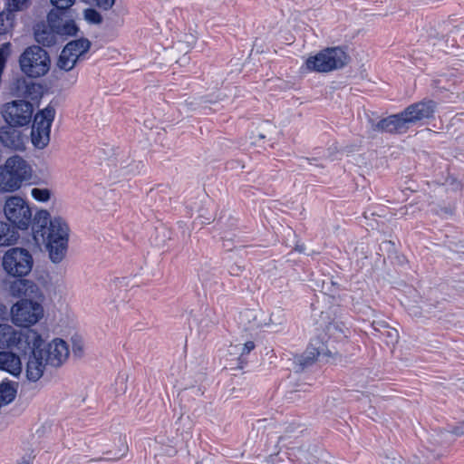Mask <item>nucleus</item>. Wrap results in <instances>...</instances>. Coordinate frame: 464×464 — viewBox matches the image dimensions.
Instances as JSON below:
<instances>
[{
	"label": "nucleus",
	"mask_w": 464,
	"mask_h": 464,
	"mask_svg": "<svg viewBox=\"0 0 464 464\" xmlns=\"http://www.w3.org/2000/svg\"><path fill=\"white\" fill-rule=\"evenodd\" d=\"M73 353H74L75 354H79V355H80V354L82 353V347L77 346V344H76V343H74V344H73Z\"/></svg>",
	"instance_id": "41"
},
{
	"label": "nucleus",
	"mask_w": 464,
	"mask_h": 464,
	"mask_svg": "<svg viewBox=\"0 0 464 464\" xmlns=\"http://www.w3.org/2000/svg\"><path fill=\"white\" fill-rule=\"evenodd\" d=\"M32 234L37 244L45 246L53 264L63 260L68 249L70 228L63 218H51L47 210L38 211L33 220Z\"/></svg>",
	"instance_id": "1"
},
{
	"label": "nucleus",
	"mask_w": 464,
	"mask_h": 464,
	"mask_svg": "<svg viewBox=\"0 0 464 464\" xmlns=\"http://www.w3.org/2000/svg\"><path fill=\"white\" fill-rule=\"evenodd\" d=\"M0 371L18 377L22 372V362L20 357L11 351H0Z\"/></svg>",
	"instance_id": "16"
},
{
	"label": "nucleus",
	"mask_w": 464,
	"mask_h": 464,
	"mask_svg": "<svg viewBox=\"0 0 464 464\" xmlns=\"http://www.w3.org/2000/svg\"><path fill=\"white\" fill-rule=\"evenodd\" d=\"M436 104L433 101H422L408 106L402 115L406 118L408 125L415 124L426 119L433 117Z\"/></svg>",
	"instance_id": "12"
},
{
	"label": "nucleus",
	"mask_w": 464,
	"mask_h": 464,
	"mask_svg": "<svg viewBox=\"0 0 464 464\" xmlns=\"http://www.w3.org/2000/svg\"><path fill=\"white\" fill-rule=\"evenodd\" d=\"M34 265L31 253L25 248L12 247L8 249L2 259V266L5 273L13 277L27 276Z\"/></svg>",
	"instance_id": "5"
},
{
	"label": "nucleus",
	"mask_w": 464,
	"mask_h": 464,
	"mask_svg": "<svg viewBox=\"0 0 464 464\" xmlns=\"http://www.w3.org/2000/svg\"><path fill=\"white\" fill-rule=\"evenodd\" d=\"M91 47V42L86 38H80L69 42L63 50L67 51L69 54H72L77 61L86 53Z\"/></svg>",
	"instance_id": "20"
},
{
	"label": "nucleus",
	"mask_w": 464,
	"mask_h": 464,
	"mask_svg": "<svg viewBox=\"0 0 464 464\" xmlns=\"http://www.w3.org/2000/svg\"><path fill=\"white\" fill-rule=\"evenodd\" d=\"M306 160L308 161L309 164H314L313 161L314 160V159L306 158Z\"/></svg>",
	"instance_id": "42"
},
{
	"label": "nucleus",
	"mask_w": 464,
	"mask_h": 464,
	"mask_svg": "<svg viewBox=\"0 0 464 464\" xmlns=\"http://www.w3.org/2000/svg\"><path fill=\"white\" fill-rule=\"evenodd\" d=\"M241 271V267L237 265H233L229 268V273L232 276H238L239 272Z\"/></svg>",
	"instance_id": "38"
},
{
	"label": "nucleus",
	"mask_w": 464,
	"mask_h": 464,
	"mask_svg": "<svg viewBox=\"0 0 464 464\" xmlns=\"http://www.w3.org/2000/svg\"><path fill=\"white\" fill-rule=\"evenodd\" d=\"M452 431L456 435H463L464 434V422L461 423L460 426L456 427Z\"/></svg>",
	"instance_id": "39"
},
{
	"label": "nucleus",
	"mask_w": 464,
	"mask_h": 464,
	"mask_svg": "<svg viewBox=\"0 0 464 464\" xmlns=\"http://www.w3.org/2000/svg\"><path fill=\"white\" fill-rule=\"evenodd\" d=\"M75 0H51V3L58 10H67L70 8Z\"/></svg>",
	"instance_id": "34"
},
{
	"label": "nucleus",
	"mask_w": 464,
	"mask_h": 464,
	"mask_svg": "<svg viewBox=\"0 0 464 464\" xmlns=\"http://www.w3.org/2000/svg\"><path fill=\"white\" fill-rule=\"evenodd\" d=\"M55 117V110L48 105L44 110L37 112L34 116L32 128L51 131V126Z\"/></svg>",
	"instance_id": "19"
},
{
	"label": "nucleus",
	"mask_w": 464,
	"mask_h": 464,
	"mask_svg": "<svg viewBox=\"0 0 464 464\" xmlns=\"http://www.w3.org/2000/svg\"><path fill=\"white\" fill-rule=\"evenodd\" d=\"M63 10H51L47 14V25L52 26L53 28L58 27L62 23L63 19L61 17Z\"/></svg>",
	"instance_id": "32"
},
{
	"label": "nucleus",
	"mask_w": 464,
	"mask_h": 464,
	"mask_svg": "<svg viewBox=\"0 0 464 464\" xmlns=\"http://www.w3.org/2000/svg\"><path fill=\"white\" fill-rule=\"evenodd\" d=\"M24 88H25V90H24V92H23V93H22V94H23L24 96H25V97H29V96L32 94V92L35 90L36 85H35L34 83H33V82H31V83H25V82H24Z\"/></svg>",
	"instance_id": "37"
},
{
	"label": "nucleus",
	"mask_w": 464,
	"mask_h": 464,
	"mask_svg": "<svg viewBox=\"0 0 464 464\" xmlns=\"http://www.w3.org/2000/svg\"><path fill=\"white\" fill-rule=\"evenodd\" d=\"M372 129L376 131L388 133H405L409 129V125L401 111L379 121Z\"/></svg>",
	"instance_id": "13"
},
{
	"label": "nucleus",
	"mask_w": 464,
	"mask_h": 464,
	"mask_svg": "<svg viewBox=\"0 0 464 464\" xmlns=\"http://www.w3.org/2000/svg\"><path fill=\"white\" fill-rule=\"evenodd\" d=\"M29 4L30 0H7L5 9L14 14L15 12L26 9Z\"/></svg>",
	"instance_id": "29"
},
{
	"label": "nucleus",
	"mask_w": 464,
	"mask_h": 464,
	"mask_svg": "<svg viewBox=\"0 0 464 464\" xmlns=\"http://www.w3.org/2000/svg\"><path fill=\"white\" fill-rule=\"evenodd\" d=\"M33 113V104L24 100L6 102L1 109L2 117L6 124L16 127L28 125L32 121Z\"/></svg>",
	"instance_id": "6"
},
{
	"label": "nucleus",
	"mask_w": 464,
	"mask_h": 464,
	"mask_svg": "<svg viewBox=\"0 0 464 464\" xmlns=\"http://www.w3.org/2000/svg\"><path fill=\"white\" fill-rule=\"evenodd\" d=\"M77 60L72 54H69L67 51L63 50L59 56L57 66L60 69L68 72L75 66Z\"/></svg>",
	"instance_id": "27"
},
{
	"label": "nucleus",
	"mask_w": 464,
	"mask_h": 464,
	"mask_svg": "<svg viewBox=\"0 0 464 464\" xmlns=\"http://www.w3.org/2000/svg\"><path fill=\"white\" fill-rule=\"evenodd\" d=\"M15 15L5 8L0 13V34H7L14 26Z\"/></svg>",
	"instance_id": "25"
},
{
	"label": "nucleus",
	"mask_w": 464,
	"mask_h": 464,
	"mask_svg": "<svg viewBox=\"0 0 464 464\" xmlns=\"http://www.w3.org/2000/svg\"><path fill=\"white\" fill-rule=\"evenodd\" d=\"M21 71L31 78L46 74L50 69L48 53L38 45L27 47L19 58Z\"/></svg>",
	"instance_id": "4"
},
{
	"label": "nucleus",
	"mask_w": 464,
	"mask_h": 464,
	"mask_svg": "<svg viewBox=\"0 0 464 464\" xmlns=\"http://www.w3.org/2000/svg\"><path fill=\"white\" fill-rule=\"evenodd\" d=\"M13 125H5L0 128V142L9 150L23 151L25 150L28 140L27 135L23 130Z\"/></svg>",
	"instance_id": "10"
},
{
	"label": "nucleus",
	"mask_w": 464,
	"mask_h": 464,
	"mask_svg": "<svg viewBox=\"0 0 464 464\" xmlns=\"http://www.w3.org/2000/svg\"><path fill=\"white\" fill-rule=\"evenodd\" d=\"M348 59L347 53L342 48L331 47L308 57L304 66L307 72H329L343 68Z\"/></svg>",
	"instance_id": "3"
},
{
	"label": "nucleus",
	"mask_w": 464,
	"mask_h": 464,
	"mask_svg": "<svg viewBox=\"0 0 464 464\" xmlns=\"http://www.w3.org/2000/svg\"><path fill=\"white\" fill-rule=\"evenodd\" d=\"M40 334L31 328L15 330L13 326L0 324V349L16 350L26 354L30 345H35Z\"/></svg>",
	"instance_id": "2"
},
{
	"label": "nucleus",
	"mask_w": 464,
	"mask_h": 464,
	"mask_svg": "<svg viewBox=\"0 0 464 464\" xmlns=\"http://www.w3.org/2000/svg\"><path fill=\"white\" fill-rule=\"evenodd\" d=\"M16 385L12 382L0 383V408L11 403L16 396Z\"/></svg>",
	"instance_id": "21"
},
{
	"label": "nucleus",
	"mask_w": 464,
	"mask_h": 464,
	"mask_svg": "<svg viewBox=\"0 0 464 464\" xmlns=\"http://www.w3.org/2000/svg\"><path fill=\"white\" fill-rule=\"evenodd\" d=\"M35 41L44 46H53L57 43L56 29L45 24H37L34 27Z\"/></svg>",
	"instance_id": "17"
},
{
	"label": "nucleus",
	"mask_w": 464,
	"mask_h": 464,
	"mask_svg": "<svg viewBox=\"0 0 464 464\" xmlns=\"http://www.w3.org/2000/svg\"><path fill=\"white\" fill-rule=\"evenodd\" d=\"M23 184L24 183L6 168V162H5L3 166H0L1 192H14L18 190Z\"/></svg>",
	"instance_id": "18"
},
{
	"label": "nucleus",
	"mask_w": 464,
	"mask_h": 464,
	"mask_svg": "<svg viewBox=\"0 0 464 464\" xmlns=\"http://www.w3.org/2000/svg\"><path fill=\"white\" fill-rule=\"evenodd\" d=\"M127 449L128 448H127L125 442L122 441L121 448L119 449V450L112 457L99 458V459H96L94 460L95 461H102V460L117 461V460L121 459V458H123L126 455Z\"/></svg>",
	"instance_id": "33"
},
{
	"label": "nucleus",
	"mask_w": 464,
	"mask_h": 464,
	"mask_svg": "<svg viewBox=\"0 0 464 464\" xmlns=\"http://www.w3.org/2000/svg\"><path fill=\"white\" fill-rule=\"evenodd\" d=\"M84 19L92 24H100L102 22L101 14L93 8H86L83 12Z\"/></svg>",
	"instance_id": "31"
},
{
	"label": "nucleus",
	"mask_w": 464,
	"mask_h": 464,
	"mask_svg": "<svg viewBox=\"0 0 464 464\" xmlns=\"http://www.w3.org/2000/svg\"><path fill=\"white\" fill-rule=\"evenodd\" d=\"M31 140L37 149H44L50 140V131L32 128Z\"/></svg>",
	"instance_id": "23"
},
{
	"label": "nucleus",
	"mask_w": 464,
	"mask_h": 464,
	"mask_svg": "<svg viewBox=\"0 0 464 464\" xmlns=\"http://www.w3.org/2000/svg\"><path fill=\"white\" fill-rule=\"evenodd\" d=\"M255 347H256L255 343L252 341H248V342L245 343L241 349L240 358L250 353V352H252L255 349Z\"/></svg>",
	"instance_id": "35"
},
{
	"label": "nucleus",
	"mask_w": 464,
	"mask_h": 464,
	"mask_svg": "<svg viewBox=\"0 0 464 464\" xmlns=\"http://www.w3.org/2000/svg\"><path fill=\"white\" fill-rule=\"evenodd\" d=\"M11 291L14 295L24 296L32 299H40L43 294L39 286L33 281L21 279L11 285Z\"/></svg>",
	"instance_id": "15"
},
{
	"label": "nucleus",
	"mask_w": 464,
	"mask_h": 464,
	"mask_svg": "<svg viewBox=\"0 0 464 464\" xmlns=\"http://www.w3.org/2000/svg\"><path fill=\"white\" fill-rule=\"evenodd\" d=\"M114 3L115 0H96L97 6L103 10L111 9Z\"/></svg>",
	"instance_id": "36"
},
{
	"label": "nucleus",
	"mask_w": 464,
	"mask_h": 464,
	"mask_svg": "<svg viewBox=\"0 0 464 464\" xmlns=\"http://www.w3.org/2000/svg\"><path fill=\"white\" fill-rule=\"evenodd\" d=\"M78 30L79 29L74 21H65L64 23H62L58 27H56L57 37H67L76 35Z\"/></svg>",
	"instance_id": "26"
},
{
	"label": "nucleus",
	"mask_w": 464,
	"mask_h": 464,
	"mask_svg": "<svg viewBox=\"0 0 464 464\" xmlns=\"http://www.w3.org/2000/svg\"><path fill=\"white\" fill-rule=\"evenodd\" d=\"M5 215L8 221L21 230L33 224L32 211L26 201L18 196H12L5 201Z\"/></svg>",
	"instance_id": "7"
},
{
	"label": "nucleus",
	"mask_w": 464,
	"mask_h": 464,
	"mask_svg": "<svg viewBox=\"0 0 464 464\" xmlns=\"http://www.w3.org/2000/svg\"><path fill=\"white\" fill-rule=\"evenodd\" d=\"M43 345L44 340L40 335V340L37 341L35 345H30L31 347L27 352V353H30V355L26 363L25 373L26 378L31 382H37L43 376L45 366L49 365L44 362Z\"/></svg>",
	"instance_id": "9"
},
{
	"label": "nucleus",
	"mask_w": 464,
	"mask_h": 464,
	"mask_svg": "<svg viewBox=\"0 0 464 464\" xmlns=\"http://www.w3.org/2000/svg\"><path fill=\"white\" fill-rule=\"evenodd\" d=\"M12 320L19 326L29 328L36 324L44 314L43 306L38 302L22 299L13 305L11 309Z\"/></svg>",
	"instance_id": "8"
},
{
	"label": "nucleus",
	"mask_w": 464,
	"mask_h": 464,
	"mask_svg": "<svg viewBox=\"0 0 464 464\" xmlns=\"http://www.w3.org/2000/svg\"><path fill=\"white\" fill-rule=\"evenodd\" d=\"M5 162L6 168L11 170L23 183L31 179L33 169L29 163L21 156L14 155L9 157Z\"/></svg>",
	"instance_id": "14"
},
{
	"label": "nucleus",
	"mask_w": 464,
	"mask_h": 464,
	"mask_svg": "<svg viewBox=\"0 0 464 464\" xmlns=\"http://www.w3.org/2000/svg\"><path fill=\"white\" fill-rule=\"evenodd\" d=\"M15 240L14 231L10 228L7 223L0 221V246L12 245Z\"/></svg>",
	"instance_id": "24"
},
{
	"label": "nucleus",
	"mask_w": 464,
	"mask_h": 464,
	"mask_svg": "<svg viewBox=\"0 0 464 464\" xmlns=\"http://www.w3.org/2000/svg\"><path fill=\"white\" fill-rule=\"evenodd\" d=\"M44 350V356L45 363L53 367H60L69 356V348L62 339H54L48 343Z\"/></svg>",
	"instance_id": "11"
},
{
	"label": "nucleus",
	"mask_w": 464,
	"mask_h": 464,
	"mask_svg": "<svg viewBox=\"0 0 464 464\" xmlns=\"http://www.w3.org/2000/svg\"><path fill=\"white\" fill-rule=\"evenodd\" d=\"M7 314L5 305L0 303V320L4 319Z\"/></svg>",
	"instance_id": "40"
},
{
	"label": "nucleus",
	"mask_w": 464,
	"mask_h": 464,
	"mask_svg": "<svg viewBox=\"0 0 464 464\" xmlns=\"http://www.w3.org/2000/svg\"><path fill=\"white\" fill-rule=\"evenodd\" d=\"M326 333L330 337H334L337 340L346 338L348 334L351 333L349 327L344 323L340 321H334L330 323L326 327Z\"/></svg>",
	"instance_id": "22"
},
{
	"label": "nucleus",
	"mask_w": 464,
	"mask_h": 464,
	"mask_svg": "<svg viewBox=\"0 0 464 464\" xmlns=\"http://www.w3.org/2000/svg\"><path fill=\"white\" fill-rule=\"evenodd\" d=\"M31 196L38 202H47L51 198V190L46 188H34L31 190Z\"/></svg>",
	"instance_id": "30"
},
{
	"label": "nucleus",
	"mask_w": 464,
	"mask_h": 464,
	"mask_svg": "<svg viewBox=\"0 0 464 464\" xmlns=\"http://www.w3.org/2000/svg\"><path fill=\"white\" fill-rule=\"evenodd\" d=\"M321 352L318 348L310 345L307 347L304 355L300 361V364L303 366H307L313 363L320 355Z\"/></svg>",
	"instance_id": "28"
}]
</instances>
